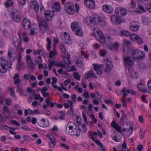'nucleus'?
Wrapping results in <instances>:
<instances>
[{
    "label": "nucleus",
    "mask_w": 151,
    "mask_h": 151,
    "mask_svg": "<svg viewBox=\"0 0 151 151\" xmlns=\"http://www.w3.org/2000/svg\"><path fill=\"white\" fill-rule=\"evenodd\" d=\"M71 27L72 31L74 32L75 30L77 29L80 27L79 26L78 23L73 22L71 23Z\"/></svg>",
    "instance_id": "nucleus-28"
},
{
    "label": "nucleus",
    "mask_w": 151,
    "mask_h": 151,
    "mask_svg": "<svg viewBox=\"0 0 151 151\" xmlns=\"http://www.w3.org/2000/svg\"><path fill=\"white\" fill-rule=\"evenodd\" d=\"M6 104L8 106L12 105V100L10 98L7 99L6 101Z\"/></svg>",
    "instance_id": "nucleus-55"
},
{
    "label": "nucleus",
    "mask_w": 151,
    "mask_h": 151,
    "mask_svg": "<svg viewBox=\"0 0 151 151\" xmlns=\"http://www.w3.org/2000/svg\"><path fill=\"white\" fill-rule=\"evenodd\" d=\"M18 2L21 5H24L26 3V0H18Z\"/></svg>",
    "instance_id": "nucleus-57"
},
{
    "label": "nucleus",
    "mask_w": 151,
    "mask_h": 151,
    "mask_svg": "<svg viewBox=\"0 0 151 151\" xmlns=\"http://www.w3.org/2000/svg\"><path fill=\"white\" fill-rule=\"evenodd\" d=\"M82 128L81 129V131L85 133L87 131V128L86 126L84 124H83L81 126Z\"/></svg>",
    "instance_id": "nucleus-44"
},
{
    "label": "nucleus",
    "mask_w": 151,
    "mask_h": 151,
    "mask_svg": "<svg viewBox=\"0 0 151 151\" xmlns=\"http://www.w3.org/2000/svg\"><path fill=\"white\" fill-rule=\"evenodd\" d=\"M93 66L94 68V70L95 71H96L99 70H100L102 69V68L104 66L103 64H101V65H99L97 64H93Z\"/></svg>",
    "instance_id": "nucleus-30"
},
{
    "label": "nucleus",
    "mask_w": 151,
    "mask_h": 151,
    "mask_svg": "<svg viewBox=\"0 0 151 151\" xmlns=\"http://www.w3.org/2000/svg\"><path fill=\"white\" fill-rule=\"evenodd\" d=\"M127 146L126 143L124 142L122 145V149L120 150V151H125L126 149L127 148Z\"/></svg>",
    "instance_id": "nucleus-42"
},
{
    "label": "nucleus",
    "mask_w": 151,
    "mask_h": 151,
    "mask_svg": "<svg viewBox=\"0 0 151 151\" xmlns=\"http://www.w3.org/2000/svg\"><path fill=\"white\" fill-rule=\"evenodd\" d=\"M74 77L78 81H80V80L81 76L79 75L78 72H75L73 73Z\"/></svg>",
    "instance_id": "nucleus-34"
},
{
    "label": "nucleus",
    "mask_w": 151,
    "mask_h": 151,
    "mask_svg": "<svg viewBox=\"0 0 151 151\" xmlns=\"http://www.w3.org/2000/svg\"><path fill=\"white\" fill-rule=\"evenodd\" d=\"M107 53L106 51L104 49H102L100 50L99 53L101 56L104 57L106 55Z\"/></svg>",
    "instance_id": "nucleus-35"
},
{
    "label": "nucleus",
    "mask_w": 151,
    "mask_h": 151,
    "mask_svg": "<svg viewBox=\"0 0 151 151\" xmlns=\"http://www.w3.org/2000/svg\"><path fill=\"white\" fill-rule=\"evenodd\" d=\"M86 5L90 9H93L95 7V2L93 0H84Z\"/></svg>",
    "instance_id": "nucleus-17"
},
{
    "label": "nucleus",
    "mask_w": 151,
    "mask_h": 151,
    "mask_svg": "<svg viewBox=\"0 0 151 151\" xmlns=\"http://www.w3.org/2000/svg\"><path fill=\"white\" fill-rule=\"evenodd\" d=\"M76 125L72 122L68 123L66 128V132L67 134L71 135L79 136L81 134V129H76Z\"/></svg>",
    "instance_id": "nucleus-3"
},
{
    "label": "nucleus",
    "mask_w": 151,
    "mask_h": 151,
    "mask_svg": "<svg viewBox=\"0 0 151 151\" xmlns=\"http://www.w3.org/2000/svg\"><path fill=\"white\" fill-rule=\"evenodd\" d=\"M83 96H84V97L88 99L89 97V95L87 91H86L84 92L83 94Z\"/></svg>",
    "instance_id": "nucleus-61"
},
{
    "label": "nucleus",
    "mask_w": 151,
    "mask_h": 151,
    "mask_svg": "<svg viewBox=\"0 0 151 151\" xmlns=\"http://www.w3.org/2000/svg\"><path fill=\"white\" fill-rule=\"evenodd\" d=\"M12 20L16 23H19L20 22V17L19 15H15V13L14 12H12L11 14Z\"/></svg>",
    "instance_id": "nucleus-20"
},
{
    "label": "nucleus",
    "mask_w": 151,
    "mask_h": 151,
    "mask_svg": "<svg viewBox=\"0 0 151 151\" xmlns=\"http://www.w3.org/2000/svg\"><path fill=\"white\" fill-rule=\"evenodd\" d=\"M145 56V52L139 49L135 50L133 52L132 57L134 61H138L139 59H142Z\"/></svg>",
    "instance_id": "nucleus-4"
},
{
    "label": "nucleus",
    "mask_w": 151,
    "mask_h": 151,
    "mask_svg": "<svg viewBox=\"0 0 151 151\" xmlns=\"http://www.w3.org/2000/svg\"><path fill=\"white\" fill-rule=\"evenodd\" d=\"M76 94H74L72 95L71 96V98L72 100L76 104Z\"/></svg>",
    "instance_id": "nucleus-48"
},
{
    "label": "nucleus",
    "mask_w": 151,
    "mask_h": 151,
    "mask_svg": "<svg viewBox=\"0 0 151 151\" xmlns=\"http://www.w3.org/2000/svg\"><path fill=\"white\" fill-rule=\"evenodd\" d=\"M84 23L88 26L94 27L96 24H97L101 22V19L96 15L93 17H87L83 20Z\"/></svg>",
    "instance_id": "nucleus-2"
},
{
    "label": "nucleus",
    "mask_w": 151,
    "mask_h": 151,
    "mask_svg": "<svg viewBox=\"0 0 151 151\" xmlns=\"http://www.w3.org/2000/svg\"><path fill=\"white\" fill-rule=\"evenodd\" d=\"M52 13L50 11L48 10L45 13V14L47 20L50 21L52 20Z\"/></svg>",
    "instance_id": "nucleus-24"
},
{
    "label": "nucleus",
    "mask_w": 151,
    "mask_h": 151,
    "mask_svg": "<svg viewBox=\"0 0 151 151\" xmlns=\"http://www.w3.org/2000/svg\"><path fill=\"white\" fill-rule=\"evenodd\" d=\"M35 63H42V60L41 58V56L40 55L39 56L37 57V60H35Z\"/></svg>",
    "instance_id": "nucleus-40"
},
{
    "label": "nucleus",
    "mask_w": 151,
    "mask_h": 151,
    "mask_svg": "<svg viewBox=\"0 0 151 151\" xmlns=\"http://www.w3.org/2000/svg\"><path fill=\"white\" fill-rule=\"evenodd\" d=\"M115 12L117 16L122 17L127 14V11L125 8L119 7L115 9Z\"/></svg>",
    "instance_id": "nucleus-7"
},
{
    "label": "nucleus",
    "mask_w": 151,
    "mask_h": 151,
    "mask_svg": "<svg viewBox=\"0 0 151 151\" xmlns=\"http://www.w3.org/2000/svg\"><path fill=\"white\" fill-rule=\"evenodd\" d=\"M139 24L137 22H133L130 24V29L132 32H137L139 30Z\"/></svg>",
    "instance_id": "nucleus-11"
},
{
    "label": "nucleus",
    "mask_w": 151,
    "mask_h": 151,
    "mask_svg": "<svg viewBox=\"0 0 151 151\" xmlns=\"http://www.w3.org/2000/svg\"><path fill=\"white\" fill-rule=\"evenodd\" d=\"M130 39L132 41H135L137 35L132 34L130 35Z\"/></svg>",
    "instance_id": "nucleus-46"
},
{
    "label": "nucleus",
    "mask_w": 151,
    "mask_h": 151,
    "mask_svg": "<svg viewBox=\"0 0 151 151\" xmlns=\"http://www.w3.org/2000/svg\"><path fill=\"white\" fill-rule=\"evenodd\" d=\"M104 60L106 62L107 66L106 68L105 69V71L106 72H109L112 67V63L110 61H109V59L108 58L105 59Z\"/></svg>",
    "instance_id": "nucleus-19"
},
{
    "label": "nucleus",
    "mask_w": 151,
    "mask_h": 151,
    "mask_svg": "<svg viewBox=\"0 0 151 151\" xmlns=\"http://www.w3.org/2000/svg\"><path fill=\"white\" fill-rule=\"evenodd\" d=\"M147 85L149 89L151 90V80H150L148 81Z\"/></svg>",
    "instance_id": "nucleus-64"
},
{
    "label": "nucleus",
    "mask_w": 151,
    "mask_h": 151,
    "mask_svg": "<svg viewBox=\"0 0 151 151\" xmlns=\"http://www.w3.org/2000/svg\"><path fill=\"white\" fill-rule=\"evenodd\" d=\"M8 62L2 58H0V72L5 73L8 68Z\"/></svg>",
    "instance_id": "nucleus-5"
},
{
    "label": "nucleus",
    "mask_w": 151,
    "mask_h": 151,
    "mask_svg": "<svg viewBox=\"0 0 151 151\" xmlns=\"http://www.w3.org/2000/svg\"><path fill=\"white\" fill-rule=\"evenodd\" d=\"M17 91L21 93H23V91L22 89V86L19 84L17 86Z\"/></svg>",
    "instance_id": "nucleus-47"
},
{
    "label": "nucleus",
    "mask_w": 151,
    "mask_h": 151,
    "mask_svg": "<svg viewBox=\"0 0 151 151\" xmlns=\"http://www.w3.org/2000/svg\"><path fill=\"white\" fill-rule=\"evenodd\" d=\"M120 17H118L116 15H112L111 16V22L114 24L118 25L121 23Z\"/></svg>",
    "instance_id": "nucleus-14"
},
{
    "label": "nucleus",
    "mask_w": 151,
    "mask_h": 151,
    "mask_svg": "<svg viewBox=\"0 0 151 151\" xmlns=\"http://www.w3.org/2000/svg\"><path fill=\"white\" fill-rule=\"evenodd\" d=\"M137 73L135 71H133L131 74V77L132 78H136L137 77Z\"/></svg>",
    "instance_id": "nucleus-50"
},
{
    "label": "nucleus",
    "mask_w": 151,
    "mask_h": 151,
    "mask_svg": "<svg viewBox=\"0 0 151 151\" xmlns=\"http://www.w3.org/2000/svg\"><path fill=\"white\" fill-rule=\"evenodd\" d=\"M13 2L11 0H7L4 3L5 6L7 8L13 6Z\"/></svg>",
    "instance_id": "nucleus-31"
},
{
    "label": "nucleus",
    "mask_w": 151,
    "mask_h": 151,
    "mask_svg": "<svg viewBox=\"0 0 151 151\" xmlns=\"http://www.w3.org/2000/svg\"><path fill=\"white\" fill-rule=\"evenodd\" d=\"M112 139L114 141L118 142L120 141V140L119 139V137L116 135L114 136L112 138Z\"/></svg>",
    "instance_id": "nucleus-58"
},
{
    "label": "nucleus",
    "mask_w": 151,
    "mask_h": 151,
    "mask_svg": "<svg viewBox=\"0 0 151 151\" xmlns=\"http://www.w3.org/2000/svg\"><path fill=\"white\" fill-rule=\"evenodd\" d=\"M125 65L127 68L130 69L133 65V62L131 57L124 56L123 58Z\"/></svg>",
    "instance_id": "nucleus-9"
},
{
    "label": "nucleus",
    "mask_w": 151,
    "mask_h": 151,
    "mask_svg": "<svg viewBox=\"0 0 151 151\" xmlns=\"http://www.w3.org/2000/svg\"><path fill=\"white\" fill-rule=\"evenodd\" d=\"M30 7L33 9L37 13L39 9V6L38 3L36 1H31L30 2Z\"/></svg>",
    "instance_id": "nucleus-15"
},
{
    "label": "nucleus",
    "mask_w": 151,
    "mask_h": 151,
    "mask_svg": "<svg viewBox=\"0 0 151 151\" xmlns=\"http://www.w3.org/2000/svg\"><path fill=\"white\" fill-rule=\"evenodd\" d=\"M135 41L138 44H141L142 43L143 40L139 35H137Z\"/></svg>",
    "instance_id": "nucleus-33"
},
{
    "label": "nucleus",
    "mask_w": 151,
    "mask_h": 151,
    "mask_svg": "<svg viewBox=\"0 0 151 151\" xmlns=\"http://www.w3.org/2000/svg\"><path fill=\"white\" fill-rule=\"evenodd\" d=\"M66 12L70 15L73 14L75 12L74 6L73 3L70 2H67L65 6Z\"/></svg>",
    "instance_id": "nucleus-6"
},
{
    "label": "nucleus",
    "mask_w": 151,
    "mask_h": 151,
    "mask_svg": "<svg viewBox=\"0 0 151 151\" xmlns=\"http://www.w3.org/2000/svg\"><path fill=\"white\" fill-rule=\"evenodd\" d=\"M96 99H101L102 97V95H101L99 92H96Z\"/></svg>",
    "instance_id": "nucleus-56"
},
{
    "label": "nucleus",
    "mask_w": 151,
    "mask_h": 151,
    "mask_svg": "<svg viewBox=\"0 0 151 151\" xmlns=\"http://www.w3.org/2000/svg\"><path fill=\"white\" fill-rule=\"evenodd\" d=\"M102 9L104 12L108 14H111L114 11V8L112 6L107 4L103 5Z\"/></svg>",
    "instance_id": "nucleus-13"
},
{
    "label": "nucleus",
    "mask_w": 151,
    "mask_h": 151,
    "mask_svg": "<svg viewBox=\"0 0 151 151\" xmlns=\"http://www.w3.org/2000/svg\"><path fill=\"white\" fill-rule=\"evenodd\" d=\"M123 43L124 46H129L131 44V42L129 40L125 39L123 40Z\"/></svg>",
    "instance_id": "nucleus-36"
},
{
    "label": "nucleus",
    "mask_w": 151,
    "mask_h": 151,
    "mask_svg": "<svg viewBox=\"0 0 151 151\" xmlns=\"http://www.w3.org/2000/svg\"><path fill=\"white\" fill-rule=\"evenodd\" d=\"M145 134V132L142 130H140L139 132V137L141 139H142L144 138Z\"/></svg>",
    "instance_id": "nucleus-49"
},
{
    "label": "nucleus",
    "mask_w": 151,
    "mask_h": 151,
    "mask_svg": "<svg viewBox=\"0 0 151 151\" xmlns=\"http://www.w3.org/2000/svg\"><path fill=\"white\" fill-rule=\"evenodd\" d=\"M50 141L49 142L50 144V148H54L55 147L56 143V140L55 138L53 136H50L49 137Z\"/></svg>",
    "instance_id": "nucleus-21"
},
{
    "label": "nucleus",
    "mask_w": 151,
    "mask_h": 151,
    "mask_svg": "<svg viewBox=\"0 0 151 151\" xmlns=\"http://www.w3.org/2000/svg\"><path fill=\"white\" fill-rule=\"evenodd\" d=\"M48 90V88L47 87H44L40 90L41 93H43L46 92V91H47Z\"/></svg>",
    "instance_id": "nucleus-63"
},
{
    "label": "nucleus",
    "mask_w": 151,
    "mask_h": 151,
    "mask_svg": "<svg viewBox=\"0 0 151 151\" xmlns=\"http://www.w3.org/2000/svg\"><path fill=\"white\" fill-rule=\"evenodd\" d=\"M76 35L79 37H82L83 35V32L82 28L80 27L73 32Z\"/></svg>",
    "instance_id": "nucleus-25"
},
{
    "label": "nucleus",
    "mask_w": 151,
    "mask_h": 151,
    "mask_svg": "<svg viewBox=\"0 0 151 151\" xmlns=\"http://www.w3.org/2000/svg\"><path fill=\"white\" fill-rule=\"evenodd\" d=\"M8 56L10 58H13L15 55L14 49L12 47H9L8 53Z\"/></svg>",
    "instance_id": "nucleus-26"
},
{
    "label": "nucleus",
    "mask_w": 151,
    "mask_h": 151,
    "mask_svg": "<svg viewBox=\"0 0 151 151\" xmlns=\"http://www.w3.org/2000/svg\"><path fill=\"white\" fill-rule=\"evenodd\" d=\"M63 59L64 62L67 64H71V62L69 58H68L66 57H64L63 58Z\"/></svg>",
    "instance_id": "nucleus-38"
},
{
    "label": "nucleus",
    "mask_w": 151,
    "mask_h": 151,
    "mask_svg": "<svg viewBox=\"0 0 151 151\" xmlns=\"http://www.w3.org/2000/svg\"><path fill=\"white\" fill-rule=\"evenodd\" d=\"M137 88L141 92L145 93L147 92H149L146 86L144 83H140L137 85Z\"/></svg>",
    "instance_id": "nucleus-12"
},
{
    "label": "nucleus",
    "mask_w": 151,
    "mask_h": 151,
    "mask_svg": "<svg viewBox=\"0 0 151 151\" xmlns=\"http://www.w3.org/2000/svg\"><path fill=\"white\" fill-rule=\"evenodd\" d=\"M10 122L11 123H12L17 126H20V124L17 121L14 120H11Z\"/></svg>",
    "instance_id": "nucleus-52"
},
{
    "label": "nucleus",
    "mask_w": 151,
    "mask_h": 151,
    "mask_svg": "<svg viewBox=\"0 0 151 151\" xmlns=\"http://www.w3.org/2000/svg\"><path fill=\"white\" fill-rule=\"evenodd\" d=\"M122 34L123 35H124L125 36L128 37L130 35V32L126 31L124 30L122 32Z\"/></svg>",
    "instance_id": "nucleus-41"
},
{
    "label": "nucleus",
    "mask_w": 151,
    "mask_h": 151,
    "mask_svg": "<svg viewBox=\"0 0 151 151\" xmlns=\"http://www.w3.org/2000/svg\"><path fill=\"white\" fill-rule=\"evenodd\" d=\"M55 51H51L50 52V54L49 55V57L52 58H53V56L54 55H55Z\"/></svg>",
    "instance_id": "nucleus-60"
},
{
    "label": "nucleus",
    "mask_w": 151,
    "mask_h": 151,
    "mask_svg": "<svg viewBox=\"0 0 151 151\" xmlns=\"http://www.w3.org/2000/svg\"><path fill=\"white\" fill-rule=\"evenodd\" d=\"M42 113L46 115H49L51 114L50 111L48 110L45 109L43 111Z\"/></svg>",
    "instance_id": "nucleus-53"
},
{
    "label": "nucleus",
    "mask_w": 151,
    "mask_h": 151,
    "mask_svg": "<svg viewBox=\"0 0 151 151\" xmlns=\"http://www.w3.org/2000/svg\"><path fill=\"white\" fill-rule=\"evenodd\" d=\"M22 24L24 29H26L27 26L28 29L31 27V23L30 21L27 18H24V19Z\"/></svg>",
    "instance_id": "nucleus-22"
},
{
    "label": "nucleus",
    "mask_w": 151,
    "mask_h": 151,
    "mask_svg": "<svg viewBox=\"0 0 151 151\" xmlns=\"http://www.w3.org/2000/svg\"><path fill=\"white\" fill-rule=\"evenodd\" d=\"M25 58L28 67L31 69H33L34 63L33 61L31 59V56L29 55H27Z\"/></svg>",
    "instance_id": "nucleus-18"
},
{
    "label": "nucleus",
    "mask_w": 151,
    "mask_h": 151,
    "mask_svg": "<svg viewBox=\"0 0 151 151\" xmlns=\"http://www.w3.org/2000/svg\"><path fill=\"white\" fill-rule=\"evenodd\" d=\"M62 41L63 43L69 45L72 44V42L70 39V35L66 32L64 33L63 35L61 37Z\"/></svg>",
    "instance_id": "nucleus-8"
},
{
    "label": "nucleus",
    "mask_w": 151,
    "mask_h": 151,
    "mask_svg": "<svg viewBox=\"0 0 151 151\" xmlns=\"http://www.w3.org/2000/svg\"><path fill=\"white\" fill-rule=\"evenodd\" d=\"M21 128L24 130H30V129L27 125L22 126Z\"/></svg>",
    "instance_id": "nucleus-54"
},
{
    "label": "nucleus",
    "mask_w": 151,
    "mask_h": 151,
    "mask_svg": "<svg viewBox=\"0 0 151 151\" xmlns=\"http://www.w3.org/2000/svg\"><path fill=\"white\" fill-rule=\"evenodd\" d=\"M84 77L85 79H88L91 77L93 78H97L98 77L96 74L94 73L93 70H91L86 73L84 76Z\"/></svg>",
    "instance_id": "nucleus-16"
},
{
    "label": "nucleus",
    "mask_w": 151,
    "mask_h": 151,
    "mask_svg": "<svg viewBox=\"0 0 151 151\" xmlns=\"http://www.w3.org/2000/svg\"><path fill=\"white\" fill-rule=\"evenodd\" d=\"M111 124L112 126L116 130L120 133H122L121 127L117 124L115 121H113L111 122Z\"/></svg>",
    "instance_id": "nucleus-23"
},
{
    "label": "nucleus",
    "mask_w": 151,
    "mask_h": 151,
    "mask_svg": "<svg viewBox=\"0 0 151 151\" xmlns=\"http://www.w3.org/2000/svg\"><path fill=\"white\" fill-rule=\"evenodd\" d=\"M23 78L26 81L23 84L22 83L23 85H25L27 83L26 81L27 80H28L29 82H31L30 80V79H29V78L28 77V76L27 74H25L24 75Z\"/></svg>",
    "instance_id": "nucleus-45"
},
{
    "label": "nucleus",
    "mask_w": 151,
    "mask_h": 151,
    "mask_svg": "<svg viewBox=\"0 0 151 151\" xmlns=\"http://www.w3.org/2000/svg\"><path fill=\"white\" fill-rule=\"evenodd\" d=\"M41 121L43 123V127H46L48 126V124L46 120L45 119H42L41 120Z\"/></svg>",
    "instance_id": "nucleus-39"
},
{
    "label": "nucleus",
    "mask_w": 151,
    "mask_h": 151,
    "mask_svg": "<svg viewBox=\"0 0 151 151\" xmlns=\"http://www.w3.org/2000/svg\"><path fill=\"white\" fill-rule=\"evenodd\" d=\"M60 49L63 53H65L66 52V49L63 45H61L60 46Z\"/></svg>",
    "instance_id": "nucleus-59"
},
{
    "label": "nucleus",
    "mask_w": 151,
    "mask_h": 151,
    "mask_svg": "<svg viewBox=\"0 0 151 151\" xmlns=\"http://www.w3.org/2000/svg\"><path fill=\"white\" fill-rule=\"evenodd\" d=\"M52 84H55L58 81L57 79L55 77H53L52 78Z\"/></svg>",
    "instance_id": "nucleus-62"
},
{
    "label": "nucleus",
    "mask_w": 151,
    "mask_h": 151,
    "mask_svg": "<svg viewBox=\"0 0 151 151\" xmlns=\"http://www.w3.org/2000/svg\"><path fill=\"white\" fill-rule=\"evenodd\" d=\"M60 146L67 150H68L70 149L69 146L64 143H61L60 145Z\"/></svg>",
    "instance_id": "nucleus-43"
},
{
    "label": "nucleus",
    "mask_w": 151,
    "mask_h": 151,
    "mask_svg": "<svg viewBox=\"0 0 151 151\" xmlns=\"http://www.w3.org/2000/svg\"><path fill=\"white\" fill-rule=\"evenodd\" d=\"M18 67L17 68V70H19L20 68H23L24 67V64L21 61H20V62H18Z\"/></svg>",
    "instance_id": "nucleus-37"
},
{
    "label": "nucleus",
    "mask_w": 151,
    "mask_h": 151,
    "mask_svg": "<svg viewBox=\"0 0 151 151\" xmlns=\"http://www.w3.org/2000/svg\"><path fill=\"white\" fill-rule=\"evenodd\" d=\"M39 27L40 30L43 33H44L47 30L48 24L47 22L45 20H41L39 21Z\"/></svg>",
    "instance_id": "nucleus-10"
},
{
    "label": "nucleus",
    "mask_w": 151,
    "mask_h": 151,
    "mask_svg": "<svg viewBox=\"0 0 151 151\" xmlns=\"http://www.w3.org/2000/svg\"><path fill=\"white\" fill-rule=\"evenodd\" d=\"M104 102L107 104H113L112 101L110 99H105L104 100Z\"/></svg>",
    "instance_id": "nucleus-51"
},
{
    "label": "nucleus",
    "mask_w": 151,
    "mask_h": 151,
    "mask_svg": "<svg viewBox=\"0 0 151 151\" xmlns=\"http://www.w3.org/2000/svg\"><path fill=\"white\" fill-rule=\"evenodd\" d=\"M52 8L56 11H59L60 9V3L58 2H55L52 6Z\"/></svg>",
    "instance_id": "nucleus-27"
},
{
    "label": "nucleus",
    "mask_w": 151,
    "mask_h": 151,
    "mask_svg": "<svg viewBox=\"0 0 151 151\" xmlns=\"http://www.w3.org/2000/svg\"><path fill=\"white\" fill-rule=\"evenodd\" d=\"M76 65L80 68L83 67V63L82 61L80 59H77L76 62Z\"/></svg>",
    "instance_id": "nucleus-32"
},
{
    "label": "nucleus",
    "mask_w": 151,
    "mask_h": 151,
    "mask_svg": "<svg viewBox=\"0 0 151 151\" xmlns=\"http://www.w3.org/2000/svg\"><path fill=\"white\" fill-rule=\"evenodd\" d=\"M130 90L129 89H127L126 88L124 87L122 89V92L123 93V96L124 97L127 96L128 93H130Z\"/></svg>",
    "instance_id": "nucleus-29"
},
{
    "label": "nucleus",
    "mask_w": 151,
    "mask_h": 151,
    "mask_svg": "<svg viewBox=\"0 0 151 151\" xmlns=\"http://www.w3.org/2000/svg\"><path fill=\"white\" fill-rule=\"evenodd\" d=\"M93 34L96 39L100 42L102 43H106L107 45H112L111 37L109 36L106 37V40L103 32L98 29L95 28L93 29Z\"/></svg>",
    "instance_id": "nucleus-1"
}]
</instances>
